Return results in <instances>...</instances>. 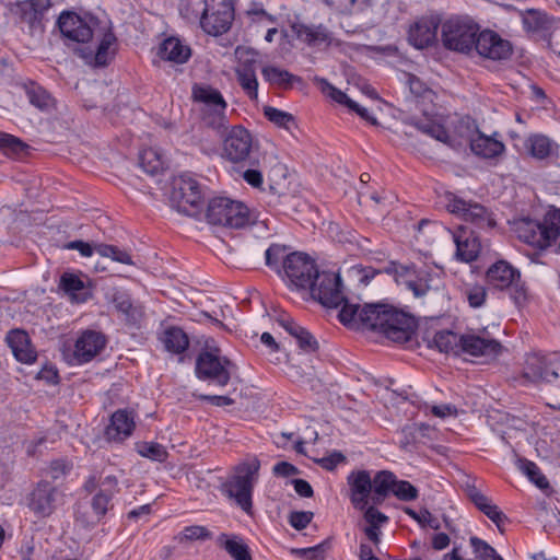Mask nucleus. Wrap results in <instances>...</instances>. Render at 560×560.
<instances>
[{"label": "nucleus", "mask_w": 560, "mask_h": 560, "mask_svg": "<svg viewBox=\"0 0 560 560\" xmlns=\"http://www.w3.org/2000/svg\"><path fill=\"white\" fill-rule=\"evenodd\" d=\"M261 74L269 84L282 89H289L294 82L301 81L300 77L275 66H265L261 69Z\"/></svg>", "instance_id": "4c0bfd02"}, {"label": "nucleus", "mask_w": 560, "mask_h": 560, "mask_svg": "<svg viewBox=\"0 0 560 560\" xmlns=\"http://www.w3.org/2000/svg\"><path fill=\"white\" fill-rule=\"evenodd\" d=\"M312 512L296 511L290 514L289 523L293 528L302 530L307 527V525L312 522Z\"/></svg>", "instance_id": "69168bd1"}, {"label": "nucleus", "mask_w": 560, "mask_h": 560, "mask_svg": "<svg viewBox=\"0 0 560 560\" xmlns=\"http://www.w3.org/2000/svg\"><path fill=\"white\" fill-rule=\"evenodd\" d=\"M470 149L478 156L493 159L502 154L504 144L491 137L478 133L477 137L471 139Z\"/></svg>", "instance_id": "72a5a7b5"}, {"label": "nucleus", "mask_w": 560, "mask_h": 560, "mask_svg": "<svg viewBox=\"0 0 560 560\" xmlns=\"http://www.w3.org/2000/svg\"><path fill=\"white\" fill-rule=\"evenodd\" d=\"M234 20L233 0H205L200 18L202 30L213 36L228 32Z\"/></svg>", "instance_id": "1a4fd4ad"}, {"label": "nucleus", "mask_w": 560, "mask_h": 560, "mask_svg": "<svg viewBox=\"0 0 560 560\" xmlns=\"http://www.w3.org/2000/svg\"><path fill=\"white\" fill-rule=\"evenodd\" d=\"M357 324L382 332L387 339L399 343L411 340L417 327L416 319L411 315L385 303L360 306L357 322L352 325Z\"/></svg>", "instance_id": "f257e3e1"}, {"label": "nucleus", "mask_w": 560, "mask_h": 560, "mask_svg": "<svg viewBox=\"0 0 560 560\" xmlns=\"http://www.w3.org/2000/svg\"><path fill=\"white\" fill-rule=\"evenodd\" d=\"M237 82L244 93L252 100L257 101L258 98V80L256 71L247 72H235Z\"/></svg>", "instance_id": "3c124183"}, {"label": "nucleus", "mask_w": 560, "mask_h": 560, "mask_svg": "<svg viewBox=\"0 0 560 560\" xmlns=\"http://www.w3.org/2000/svg\"><path fill=\"white\" fill-rule=\"evenodd\" d=\"M260 462L253 457L235 467L234 475L223 483V491L246 513L253 508V489L258 477Z\"/></svg>", "instance_id": "20e7f679"}, {"label": "nucleus", "mask_w": 560, "mask_h": 560, "mask_svg": "<svg viewBox=\"0 0 560 560\" xmlns=\"http://www.w3.org/2000/svg\"><path fill=\"white\" fill-rule=\"evenodd\" d=\"M140 165L150 175L159 174L164 170V161L155 149H145L139 156Z\"/></svg>", "instance_id": "a18cd8bd"}, {"label": "nucleus", "mask_w": 560, "mask_h": 560, "mask_svg": "<svg viewBox=\"0 0 560 560\" xmlns=\"http://www.w3.org/2000/svg\"><path fill=\"white\" fill-rule=\"evenodd\" d=\"M550 354L530 353L526 357L523 376L534 383L549 382Z\"/></svg>", "instance_id": "a878e982"}, {"label": "nucleus", "mask_w": 560, "mask_h": 560, "mask_svg": "<svg viewBox=\"0 0 560 560\" xmlns=\"http://www.w3.org/2000/svg\"><path fill=\"white\" fill-rule=\"evenodd\" d=\"M412 125L422 133L428 135L443 143L450 144L447 130L441 125L430 119H416Z\"/></svg>", "instance_id": "a19ab883"}, {"label": "nucleus", "mask_w": 560, "mask_h": 560, "mask_svg": "<svg viewBox=\"0 0 560 560\" xmlns=\"http://www.w3.org/2000/svg\"><path fill=\"white\" fill-rule=\"evenodd\" d=\"M542 230L548 237V245L550 246L560 235V209L551 208L547 211L541 222Z\"/></svg>", "instance_id": "de8ad7c7"}, {"label": "nucleus", "mask_w": 560, "mask_h": 560, "mask_svg": "<svg viewBox=\"0 0 560 560\" xmlns=\"http://www.w3.org/2000/svg\"><path fill=\"white\" fill-rule=\"evenodd\" d=\"M523 25L526 32L544 34L551 28L552 19L542 11L528 9L523 13Z\"/></svg>", "instance_id": "c9c22d12"}, {"label": "nucleus", "mask_w": 560, "mask_h": 560, "mask_svg": "<svg viewBox=\"0 0 560 560\" xmlns=\"http://www.w3.org/2000/svg\"><path fill=\"white\" fill-rule=\"evenodd\" d=\"M433 343L441 352H454L458 354L460 349V335L452 330H441L434 335Z\"/></svg>", "instance_id": "58836bf2"}, {"label": "nucleus", "mask_w": 560, "mask_h": 560, "mask_svg": "<svg viewBox=\"0 0 560 560\" xmlns=\"http://www.w3.org/2000/svg\"><path fill=\"white\" fill-rule=\"evenodd\" d=\"M364 510V520L369 523V525L380 526V524H384L388 521V517L374 506L366 505Z\"/></svg>", "instance_id": "774afa93"}, {"label": "nucleus", "mask_w": 560, "mask_h": 560, "mask_svg": "<svg viewBox=\"0 0 560 560\" xmlns=\"http://www.w3.org/2000/svg\"><path fill=\"white\" fill-rule=\"evenodd\" d=\"M191 97L194 102L202 104L203 107L214 106L221 109L228 107L221 92L208 84L195 83L191 89Z\"/></svg>", "instance_id": "7c9ffc66"}, {"label": "nucleus", "mask_w": 560, "mask_h": 560, "mask_svg": "<svg viewBox=\"0 0 560 560\" xmlns=\"http://www.w3.org/2000/svg\"><path fill=\"white\" fill-rule=\"evenodd\" d=\"M502 351V345L494 339H486L474 334L460 335L459 352L472 357L495 358Z\"/></svg>", "instance_id": "aec40b11"}, {"label": "nucleus", "mask_w": 560, "mask_h": 560, "mask_svg": "<svg viewBox=\"0 0 560 560\" xmlns=\"http://www.w3.org/2000/svg\"><path fill=\"white\" fill-rule=\"evenodd\" d=\"M60 288L68 294H71L77 303L85 302L86 294L81 296V291L84 290L83 281L75 275L66 272L61 276Z\"/></svg>", "instance_id": "49530a36"}, {"label": "nucleus", "mask_w": 560, "mask_h": 560, "mask_svg": "<svg viewBox=\"0 0 560 560\" xmlns=\"http://www.w3.org/2000/svg\"><path fill=\"white\" fill-rule=\"evenodd\" d=\"M474 52L490 60L501 61L512 56L513 47L508 39L502 38L495 32L485 30L478 31L475 38Z\"/></svg>", "instance_id": "2eb2a0df"}, {"label": "nucleus", "mask_w": 560, "mask_h": 560, "mask_svg": "<svg viewBox=\"0 0 560 560\" xmlns=\"http://www.w3.org/2000/svg\"><path fill=\"white\" fill-rule=\"evenodd\" d=\"M171 201L176 209L189 217L200 212L202 194L200 185L188 175H180L174 180Z\"/></svg>", "instance_id": "9d476101"}, {"label": "nucleus", "mask_w": 560, "mask_h": 560, "mask_svg": "<svg viewBox=\"0 0 560 560\" xmlns=\"http://www.w3.org/2000/svg\"><path fill=\"white\" fill-rule=\"evenodd\" d=\"M454 242L456 244V256L462 261L470 262L477 259L481 245L474 231L468 233L466 228L460 226L457 233L454 234Z\"/></svg>", "instance_id": "393cba45"}, {"label": "nucleus", "mask_w": 560, "mask_h": 560, "mask_svg": "<svg viewBox=\"0 0 560 560\" xmlns=\"http://www.w3.org/2000/svg\"><path fill=\"white\" fill-rule=\"evenodd\" d=\"M404 511L421 526H429L434 530H438L441 527L440 522L433 517L427 509H423L420 512H416L411 508H405Z\"/></svg>", "instance_id": "052dcab7"}, {"label": "nucleus", "mask_w": 560, "mask_h": 560, "mask_svg": "<svg viewBox=\"0 0 560 560\" xmlns=\"http://www.w3.org/2000/svg\"><path fill=\"white\" fill-rule=\"evenodd\" d=\"M57 493V487L47 480H40L26 497L27 508L37 517H48L56 509Z\"/></svg>", "instance_id": "f3484780"}, {"label": "nucleus", "mask_w": 560, "mask_h": 560, "mask_svg": "<svg viewBox=\"0 0 560 560\" xmlns=\"http://www.w3.org/2000/svg\"><path fill=\"white\" fill-rule=\"evenodd\" d=\"M487 281L499 290H509L515 305L522 306L527 301V287L518 269L505 260H499L487 270Z\"/></svg>", "instance_id": "0eeeda50"}, {"label": "nucleus", "mask_w": 560, "mask_h": 560, "mask_svg": "<svg viewBox=\"0 0 560 560\" xmlns=\"http://www.w3.org/2000/svg\"><path fill=\"white\" fill-rule=\"evenodd\" d=\"M393 275L398 284H405L416 298L424 296L434 289V278L428 270H416L415 265H400L388 261L381 268L366 267L360 281L368 284L377 273Z\"/></svg>", "instance_id": "7ed1b4c3"}, {"label": "nucleus", "mask_w": 560, "mask_h": 560, "mask_svg": "<svg viewBox=\"0 0 560 560\" xmlns=\"http://www.w3.org/2000/svg\"><path fill=\"white\" fill-rule=\"evenodd\" d=\"M51 8L50 0H22L11 3L10 12L16 18V23L26 24L31 35L43 34L44 19Z\"/></svg>", "instance_id": "ddd939ff"}, {"label": "nucleus", "mask_w": 560, "mask_h": 560, "mask_svg": "<svg viewBox=\"0 0 560 560\" xmlns=\"http://www.w3.org/2000/svg\"><path fill=\"white\" fill-rule=\"evenodd\" d=\"M97 21L93 18H83L73 11H63L57 19L59 28L66 44L89 43L94 36V25Z\"/></svg>", "instance_id": "f8f14e48"}, {"label": "nucleus", "mask_w": 560, "mask_h": 560, "mask_svg": "<svg viewBox=\"0 0 560 560\" xmlns=\"http://www.w3.org/2000/svg\"><path fill=\"white\" fill-rule=\"evenodd\" d=\"M439 23L434 19L423 18L410 26L408 39L416 48L422 49L436 39Z\"/></svg>", "instance_id": "5701e85b"}, {"label": "nucleus", "mask_w": 560, "mask_h": 560, "mask_svg": "<svg viewBox=\"0 0 560 560\" xmlns=\"http://www.w3.org/2000/svg\"><path fill=\"white\" fill-rule=\"evenodd\" d=\"M137 451L142 457H147L160 463L165 462L168 456L166 448L163 445L155 442L138 443Z\"/></svg>", "instance_id": "8fccbe9b"}, {"label": "nucleus", "mask_w": 560, "mask_h": 560, "mask_svg": "<svg viewBox=\"0 0 560 560\" xmlns=\"http://www.w3.org/2000/svg\"><path fill=\"white\" fill-rule=\"evenodd\" d=\"M525 147L529 154L537 160L547 159L558 149V145L544 135L528 137Z\"/></svg>", "instance_id": "f704fd0d"}, {"label": "nucleus", "mask_w": 560, "mask_h": 560, "mask_svg": "<svg viewBox=\"0 0 560 560\" xmlns=\"http://www.w3.org/2000/svg\"><path fill=\"white\" fill-rule=\"evenodd\" d=\"M447 210L469 222L479 230H489L495 226V220L492 213L481 203L467 201L453 194L447 196Z\"/></svg>", "instance_id": "9b49d317"}, {"label": "nucleus", "mask_w": 560, "mask_h": 560, "mask_svg": "<svg viewBox=\"0 0 560 560\" xmlns=\"http://www.w3.org/2000/svg\"><path fill=\"white\" fill-rule=\"evenodd\" d=\"M25 93L30 103L39 109H47L52 105V98L49 93L34 82L25 85Z\"/></svg>", "instance_id": "37998d69"}, {"label": "nucleus", "mask_w": 560, "mask_h": 560, "mask_svg": "<svg viewBox=\"0 0 560 560\" xmlns=\"http://www.w3.org/2000/svg\"><path fill=\"white\" fill-rule=\"evenodd\" d=\"M514 231L517 237L536 248L545 249L549 247L548 237L542 230L541 222L532 220L529 218H523L514 223Z\"/></svg>", "instance_id": "412c9836"}, {"label": "nucleus", "mask_w": 560, "mask_h": 560, "mask_svg": "<svg viewBox=\"0 0 560 560\" xmlns=\"http://www.w3.org/2000/svg\"><path fill=\"white\" fill-rule=\"evenodd\" d=\"M346 462V456L340 452H332L326 457H323L317 460V464L326 469V470H334L339 464Z\"/></svg>", "instance_id": "338daca9"}, {"label": "nucleus", "mask_w": 560, "mask_h": 560, "mask_svg": "<svg viewBox=\"0 0 560 560\" xmlns=\"http://www.w3.org/2000/svg\"><path fill=\"white\" fill-rule=\"evenodd\" d=\"M115 43L116 36L112 31H107L103 34L95 50L91 48L79 49V55L86 61L94 59L96 66L104 67L107 66L110 60L109 48Z\"/></svg>", "instance_id": "c85d7f7f"}, {"label": "nucleus", "mask_w": 560, "mask_h": 560, "mask_svg": "<svg viewBox=\"0 0 560 560\" xmlns=\"http://www.w3.org/2000/svg\"><path fill=\"white\" fill-rule=\"evenodd\" d=\"M26 149L27 144L20 138L0 131V150H3L5 154L16 155L24 152Z\"/></svg>", "instance_id": "6e6d98bb"}, {"label": "nucleus", "mask_w": 560, "mask_h": 560, "mask_svg": "<svg viewBox=\"0 0 560 560\" xmlns=\"http://www.w3.org/2000/svg\"><path fill=\"white\" fill-rule=\"evenodd\" d=\"M223 539V548L226 552L235 560H252V556L249 552V548L246 544H244L237 536H233L231 539H228L226 534H222L219 537V540Z\"/></svg>", "instance_id": "79ce46f5"}, {"label": "nucleus", "mask_w": 560, "mask_h": 560, "mask_svg": "<svg viewBox=\"0 0 560 560\" xmlns=\"http://www.w3.org/2000/svg\"><path fill=\"white\" fill-rule=\"evenodd\" d=\"M393 494L401 501L409 502L419 497V491L409 481L396 479Z\"/></svg>", "instance_id": "13d9d810"}, {"label": "nucleus", "mask_w": 560, "mask_h": 560, "mask_svg": "<svg viewBox=\"0 0 560 560\" xmlns=\"http://www.w3.org/2000/svg\"><path fill=\"white\" fill-rule=\"evenodd\" d=\"M206 217L210 224L230 229H243L256 222L247 206L225 197L211 199L207 207Z\"/></svg>", "instance_id": "39448f33"}, {"label": "nucleus", "mask_w": 560, "mask_h": 560, "mask_svg": "<svg viewBox=\"0 0 560 560\" xmlns=\"http://www.w3.org/2000/svg\"><path fill=\"white\" fill-rule=\"evenodd\" d=\"M162 342L167 351L180 354L187 350L189 338L182 328L172 326L163 331Z\"/></svg>", "instance_id": "e433bc0d"}, {"label": "nucleus", "mask_w": 560, "mask_h": 560, "mask_svg": "<svg viewBox=\"0 0 560 560\" xmlns=\"http://www.w3.org/2000/svg\"><path fill=\"white\" fill-rule=\"evenodd\" d=\"M112 493L103 489L93 497L91 505L98 520L106 514Z\"/></svg>", "instance_id": "680f3d73"}, {"label": "nucleus", "mask_w": 560, "mask_h": 560, "mask_svg": "<svg viewBox=\"0 0 560 560\" xmlns=\"http://www.w3.org/2000/svg\"><path fill=\"white\" fill-rule=\"evenodd\" d=\"M159 55L162 59L175 63H184L190 57V48L182 44L176 37H168L160 46Z\"/></svg>", "instance_id": "473e14b6"}, {"label": "nucleus", "mask_w": 560, "mask_h": 560, "mask_svg": "<svg viewBox=\"0 0 560 560\" xmlns=\"http://www.w3.org/2000/svg\"><path fill=\"white\" fill-rule=\"evenodd\" d=\"M329 548L328 540H325L316 546L308 548H294L291 550L293 555H296L301 558H305L307 560H323L325 558V553Z\"/></svg>", "instance_id": "4d7b16f0"}, {"label": "nucleus", "mask_w": 560, "mask_h": 560, "mask_svg": "<svg viewBox=\"0 0 560 560\" xmlns=\"http://www.w3.org/2000/svg\"><path fill=\"white\" fill-rule=\"evenodd\" d=\"M466 295L469 305L474 308H478L485 304L487 291L481 285H475L467 291Z\"/></svg>", "instance_id": "0e129e2a"}, {"label": "nucleus", "mask_w": 560, "mask_h": 560, "mask_svg": "<svg viewBox=\"0 0 560 560\" xmlns=\"http://www.w3.org/2000/svg\"><path fill=\"white\" fill-rule=\"evenodd\" d=\"M317 266L306 254L294 252L283 261L282 278L298 290H305L317 271Z\"/></svg>", "instance_id": "4468645a"}, {"label": "nucleus", "mask_w": 560, "mask_h": 560, "mask_svg": "<svg viewBox=\"0 0 560 560\" xmlns=\"http://www.w3.org/2000/svg\"><path fill=\"white\" fill-rule=\"evenodd\" d=\"M203 124L214 130L220 136H224L230 128V122L225 112H218L213 114H202Z\"/></svg>", "instance_id": "864d4df0"}, {"label": "nucleus", "mask_w": 560, "mask_h": 560, "mask_svg": "<svg viewBox=\"0 0 560 560\" xmlns=\"http://www.w3.org/2000/svg\"><path fill=\"white\" fill-rule=\"evenodd\" d=\"M212 537V534L211 532L205 527V526H200V525H191V526H186L180 533H178L174 539L178 542V544H185V542H191V541H197V540H207V539H210Z\"/></svg>", "instance_id": "09e8293b"}, {"label": "nucleus", "mask_w": 560, "mask_h": 560, "mask_svg": "<svg viewBox=\"0 0 560 560\" xmlns=\"http://www.w3.org/2000/svg\"><path fill=\"white\" fill-rule=\"evenodd\" d=\"M350 489V501L357 510L363 511L372 491V478L368 470L351 471L347 478Z\"/></svg>", "instance_id": "6ab92c4d"}, {"label": "nucleus", "mask_w": 560, "mask_h": 560, "mask_svg": "<svg viewBox=\"0 0 560 560\" xmlns=\"http://www.w3.org/2000/svg\"><path fill=\"white\" fill-rule=\"evenodd\" d=\"M316 81L319 83L322 92L327 94L335 102L345 106H348V104L351 102V98H349L346 93L336 89L326 79H316Z\"/></svg>", "instance_id": "e2e57ef3"}, {"label": "nucleus", "mask_w": 560, "mask_h": 560, "mask_svg": "<svg viewBox=\"0 0 560 560\" xmlns=\"http://www.w3.org/2000/svg\"><path fill=\"white\" fill-rule=\"evenodd\" d=\"M253 147V138L243 126L232 127L223 140V156L234 163L246 161Z\"/></svg>", "instance_id": "dca6fc26"}, {"label": "nucleus", "mask_w": 560, "mask_h": 560, "mask_svg": "<svg viewBox=\"0 0 560 560\" xmlns=\"http://www.w3.org/2000/svg\"><path fill=\"white\" fill-rule=\"evenodd\" d=\"M296 37L310 46H318L330 43V35L323 25L314 26L303 23H296L292 26Z\"/></svg>", "instance_id": "c756f323"}, {"label": "nucleus", "mask_w": 560, "mask_h": 560, "mask_svg": "<svg viewBox=\"0 0 560 560\" xmlns=\"http://www.w3.org/2000/svg\"><path fill=\"white\" fill-rule=\"evenodd\" d=\"M5 340L18 361L31 364L36 360L37 354L33 349L30 337L25 330L12 329L8 332Z\"/></svg>", "instance_id": "b1692460"}, {"label": "nucleus", "mask_w": 560, "mask_h": 560, "mask_svg": "<svg viewBox=\"0 0 560 560\" xmlns=\"http://www.w3.org/2000/svg\"><path fill=\"white\" fill-rule=\"evenodd\" d=\"M288 248L284 245L271 244L265 253L266 265L276 270L279 276H282L283 261L290 254L287 253Z\"/></svg>", "instance_id": "c03bdc74"}, {"label": "nucleus", "mask_w": 560, "mask_h": 560, "mask_svg": "<svg viewBox=\"0 0 560 560\" xmlns=\"http://www.w3.org/2000/svg\"><path fill=\"white\" fill-rule=\"evenodd\" d=\"M135 427L133 412L127 409H119L112 415L105 434L109 441L121 442L132 434Z\"/></svg>", "instance_id": "4be33fe9"}, {"label": "nucleus", "mask_w": 560, "mask_h": 560, "mask_svg": "<svg viewBox=\"0 0 560 560\" xmlns=\"http://www.w3.org/2000/svg\"><path fill=\"white\" fill-rule=\"evenodd\" d=\"M264 115L265 117L277 125L278 127H282L285 129H290V125H294V117L288 112L280 110L272 106H265L264 107Z\"/></svg>", "instance_id": "5fc2aeb1"}, {"label": "nucleus", "mask_w": 560, "mask_h": 560, "mask_svg": "<svg viewBox=\"0 0 560 560\" xmlns=\"http://www.w3.org/2000/svg\"><path fill=\"white\" fill-rule=\"evenodd\" d=\"M106 346V338L103 334L94 330H85L77 339L71 364H84L92 361Z\"/></svg>", "instance_id": "a211bd4d"}, {"label": "nucleus", "mask_w": 560, "mask_h": 560, "mask_svg": "<svg viewBox=\"0 0 560 560\" xmlns=\"http://www.w3.org/2000/svg\"><path fill=\"white\" fill-rule=\"evenodd\" d=\"M469 541L477 558L481 560H492L498 556L495 549L487 541L475 536L470 537Z\"/></svg>", "instance_id": "bf43d9fd"}, {"label": "nucleus", "mask_w": 560, "mask_h": 560, "mask_svg": "<svg viewBox=\"0 0 560 560\" xmlns=\"http://www.w3.org/2000/svg\"><path fill=\"white\" fill-rule=\"evenodd\" d=\"M306 289L310 290L313 300L318 301L326 307H338L342 305L339 312V319L343 325H352V323L357 322L360 305L350 303L347 300L338 272L317 270L310 287Z\"/></svg>", "instance_id": "f03ea898"}, {"label": "nucleus", "mask_w": 560, "mask_h": 560, "mask_svg": "<svg viewBox=\"0 0 560 560\" xmlns=\"http://www.w3.org/2000/svg\"><path fill=\"white\" fill-rule=\"evenodd\" d=\"M278 323L284 330L296 339L299 347L305 352H315L318 349V342L314 336L304 327L296 324L290 317H282Z\"/></svg>", "instance_id": "cd10ccee"}, {"label": "nucleus", "mask_w": 560, "mask_h": 560, "mask_svg": "<svg viewBox=\"0 0 560 560\" xmlns=\"http://www.w3.org/2000/svg\"><path fill=\"white\" fill-rule=\"evenodd\" d=\"M518 467L538 488L545 489L549 487L547 478L541 474L539 467L534 462L520 459Z\"/></svg>", "instance_id": "603ef678"}, {"label": "nucleus", "mask_w": 560, "mask_h": 560, "mask_svg": "<svg viewBox=\"0 0 560 560\" xmlns=\"http://www.w3.org/2000/svg\"><path fill=\"white\" fill-rule=\"evenodd\" d=\"M237 66L235 72L256 71L258 66V52L249 47L237 46L235 49Z\"/></svg>", "instance_id": "ea45409f"}, {"label": "nucleus", "mask_w": 560, "mask_h": 560, "mask_svg": "<svg viewBox=\"0 0 560 560\" xmlns=\"http://www.w3.org/2000/svg\"><path fill=\"white\" fill-rule=\"evenodd\" d=\"M479 25L467 18H451L442 24L443 46L453 51L472 55Z\"/></svg>", "instance_id": "423d86ee"}, {"label": "nucleus", "mask_w": 560, "mask_h": 560, "mask_svg": "<svg viewBox=\"0 0 560 560\" xmlns=\"http://www.w3.org/2000/svg\"><path fill=\"white\" fill-rule=\"evenodd\" d=\"M467 497L475 504V506L487 517H489L497 525L499 530L502 532V524L508 521L506 515L500 511L499 508L493 504L491 500L476 487H469L467 489Z\"/></svg>", "instance_id": "bb28decb"}, {"label": "nucleus", "mask_w": 560, "mask_h": 560, "mask_svg": "<svg viewBox=\"0 0 560 560\" xmlns=\"http://www.w3.org/2000/svg\"><path fill=\"white\" fill-rule=\"evenodd\" d=\"M234 366L230 359L221 355L218 347L202 350L196 359V376L201 381H210L223 387L231 380L230 368Z\"/></svg>", "instance_id": "6e6552de"}, {"label": "nucleus", "mask_w": 560, "mask_h": 560, "mask_svg": "<svg viewBox=\"0 0 560 560\" xmlns=\"http://www.w3.org/2000/svg\"><path fill=\"white\" fill-rule=\"evenodd\" d=\"M395 481L396 476L394 472L389 470L377 471L372 478V502L381 504L389 493H393Z\"/></svg>", "instance_id": "2f4dec72"}]
</instances>
